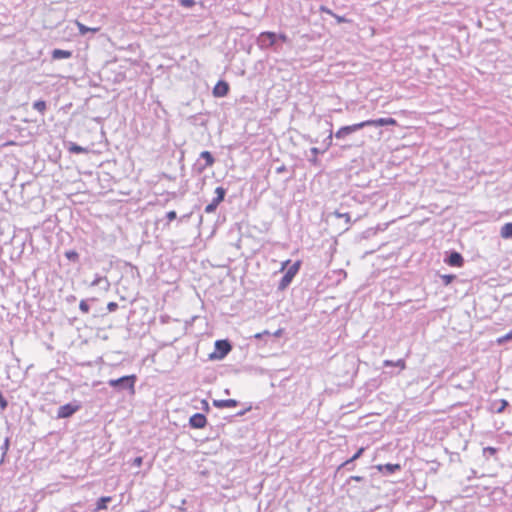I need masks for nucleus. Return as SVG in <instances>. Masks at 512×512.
<instances>
[{"label":"nucleus","instance_id":"nucleus-1","mask_svg":"<svg viewBox=\"0 0 512 512\" xmlns=\"http://www.w3.org/2000/svg\"><path fill=\"white\" fill-rule=\"evenodd\" d=\"M136 381V375L132 374L122 376L118 379H110L108 381V385L112 388L117 389L118 391L129 390L131 393H134V386Z\"/></svg>","mask_w":512,"mask_h":512},{"label":"nucleus","instance_id":"nucleus-2","mask_svg":"<svg viewBox=\"0 0 512 512\" xmlns=\"http://www.w3.org/2000/svg\"><path fill=\"white\" fill-rule=\"evenodd\" d=\"M256 43L261 49L273 48L275 51L280 49L279 44H277V33L275 32H262L257 37Z\"/></svg>","mask_w":512,"mask_h":512},{"label":"nucleus","instance_id":"nucleus-3","mask_svg":"<svg viewBox=\"0 0 512 512\" xmlns=\"http://www.w3.org/2000/svg\"><path fill=\"white\" fill-rule=\"evenodd\" d=\"M232 350V345L229 340L221 339L215 342V350L209 355L211 360H222Z\"/></svg>","mask_w":512,"mask_h":512},{"label":"nucleus","instance_id":"nucleus-4","mask_svg":"<svg viewBox=\"0 0 512 512\" xmlns=\"http://www.w3.org/2000/svg\"><path fill=\"white\" fill-rule=\"evenodd\" d=\"M299 267H300V263L295 262L293 265H291L288 268V270L285 272V274L282 276V278L279 282V285H278L279 290H285L290 285L293 278L297 274Z\"/></svg>","mask_w":512,"mask_h":512},{"label":"nucleus","instance_id":"nucleus-5","mask_svg":"<svg viewBox=\"0 0 512 512\" xmlns=\"http://www.w3.org/2000/svg\"><path fill=\"white\" fill-rule=\"evenodd\" d=\"M80 408H81V405L77 401L62 405L58 408L57 418L58 419L69 418L73 414H75L77 411H79Z\"/></svg>","mask_w":512,"mask_h":512},{"label":"nucleus","instance_id":"nucleus-6","mask_svg":"<svg viewBox=\"0 0 512 512\" xmlns=\"http://www.w3.org/2000/svg\"><path fill=\"white\" fill-rule=\"evenodd\" d=\"M216 197L205 207L206 213H213L216 211L218 205L224 200L226 189L219 186L215 189Z\"/></svg>","mask_w":512,"mask_h":512},{"label":"nucleus","instance_id":"nucleus-7","mask_svg":"<svg viewBox=\"0 0 512 512\" xmlns=\"http://www.w3.org/2000/svg\"><path fill=\"white\" fill-rule=\"evenodd\" d=\"M362 128H363V124H361V123L343 126L335 133L334 136H335L336 140H343L347 136L351 135L354 132L361 130Z\"/></svg>","mask_w":512,"mask_h":512},{"label":"nucleus","instance_id":"nucleus-8","mask_svg":"<svg viewBox=\"0 0 512 512\" xmlns=\"http://www.w3.org/2000/svg\"><path fill=\"white\" fill-rule=\"evenodd\" d=\"M444 262L452 267H462L464 258L459 252L452 250L445 257Z\"/></svg>","mask_w":512,"mask_h":512},{"label":"nucleus","instance_id":"nucleus-9","mask_svg":"<svg viewBox=\"0 0 512 512\" xmlns=\"http://www.w3.org/2000/svg\"><path fill=\"white\" fill-rule=\"evenodd\" d=\"M360 123L363 124V128L368 127V126L383 127V126L395 125L396 120L389 117V118H378V119L366 120V121H363Z\"/></svg>","mask_w":512,"mask_h":512},{"label":"nucleus","instance_id":"nucleus-10","mask_svg":"<svg viewBox=\"0 0 512 512\" xmlns=\"http://www.w3.org/2000/svg\"><path fill=\"white\" fill-rule=\"evenodd\" d=\"M326 215L325 222L330 225L335 220H341L344 219V223L348 224L350 221V217L347 213H340L337 210L333 212H322V217Z\"/></svg>","mask_w":512,"mask_h":512},{"label":"nucleus","instance_id":"nucleus-11","mask_svg":"<svg viewBox=\"0 0 512 512\" xmlns=\"http://www.w3.org/2000/svg\"><path fill=\"white\" fill-rule=\"evenodd\" d=\"M207 424V418L202 413H195L189 419V425L194 429H202Z\"/></svg>","mask_w":512,"mask_h":512},{"label":"nucleus","instance_id":"nucleus-12","mask_svg":"<svg viewBox=\"0 0 512 512\" xmlns=\"http://www.w3.org/2000/svg\"><path fill=\"white\" fill-rule=\"evenodd\" d=\"M229 92V84L224 80H219L213 88L215 97H225Z\"/></svg>","mask_w":512,"mask_h":512},{"label":"nucleus","instance_id":"nucleus-13","mask_svg":"<svg viewBox=\"0 0 512 512\" xmlns=\"http://www.w3.org/2000/svg\"><path fill=\"white\" fill-rule=\"evenodd\" d=\"M200 158L204 159L205 164H203V165L197 164V169H198L199 172L204 171L207 167L212 166L214 164V162H215V159H214L212 153L209 152V151L201 152Z\"/></svg>","mask_w":512,"mask_h":512},{"label":"nucleus","instance_id":"nucleus-14","mask_svg":"<svg viewBox=\"0 0 512 512\" xmlns=\"http://www.w3.org/2000/svg\"><path fill=\"white\" fill-rule=\"evenodd\" d=\"M363 451H364V448L358 449V451L350 459H348V460L342 462L340 465H338L336 474L340 473V471L342 469L350 470L353 462L362 455Z\"/></svg>","mask_w":512,"mask_h":512},{"label":"nucleus","instance_id":"nucleus-15","mask_svg":"<svg viewBox=\"0 0 512 512\" xmlns=\"http://www.w3.org/2000/svg\"><path fill=\"white\" fill-rule=\"evenodd\" d=\"M238 404L239 402L235 399L213 400V406L220 409L236 407Z\"/></svg>","mask_w":512,"mask_h":512},{"label":"nucleus","instance_id":"nucleus-16","mask_svg":"<svg viewBox=\"0 0 512 512\" xmlns=\"http://www.w3.org/2000/svg\"><path fill=\"white\" fill-rule=\"evenodd\" d=\"M378 469H379V471H381L384 474L391 475V474L395 473L396 471H399L401 469V466H400V464L387 463L384 465H379Z\"/></svg>","mask_w":512,"mask_h":512},{"label":"nucleus","instance_id":"nucleus-17","mask_svg":"<svg viewBox=\"0 0 512 512\" xmlns=\"http://www.w3.org/2000/svg\"><path fill=\"white\" fill-rule=\"evenodd\" d=\"M71 56H72V52L69 50L54 49L52 51V59L53 60L68 59Z\"/></svg>","mask_w":512,"mask_h":512},{"label":"nucleus","instance_id":"nucleus-18","mask_svg":"<svg viewBox=\"0 0 512 512\" xmlns=\"http://www.w3.org/2000/svg\"><path fill=\"white\" fill-rule=\"evenodd\" d=\"M500 236L504 239H512V222L505 223L501 227Z\"/></svg>","mask_w":512,"mask_h":512},{"label":"nucleus","instance_id":"nucleus-19","mask_svg":"<svg viewBox=\"0 0 512 512\" xmlns=\"http://www.w3.org/2000/svg\"><path fill=\"white\" fill-rule=\"evenodd\" d=\"M68 151L73 154L88 153V148L82 147L74 142H69Z\"/></svg>","mask_w":512,"mask_h":512},{"label":"nucleus","instance_id":"nucleus-20","mask_svg":"<svg viewBox=\"0 0 512 512\" xmlns=\"http://www.w3.org/2000/svg\"><path fill=\"white\" fill-rule=\"evenodd\" d=\"M112 498L110 496L100 497L96 503V510H103L107 508V504L111 502Z\"/></svg>","mask_w":512,"mask_h":512},{"label":"nucleus","instance_id":"nucleus-21","mask_svg":"<svg viewBox=\"0 0 512 512\" xmlns=\"http://www.w3.org/2000/svg\"><path fill=\"white\" fill-rule=\"evenodd\" d=\"M9 447H10V438L6 437L4 439V443L0 447V449L2 451V456H1V459H0V465L4 462V459H5V456H6L7 452H8V450H9Z\"/></svg>","mask_w":512,"mask_h":512},{"label":"nucleus","instance_id":"nucleus-22","mask_svg":"<svg viewBox=\"0 0 512 512\" xmlns=\"http://www.w3.org/2000/svg\"><path fill=\"white\" fill-rule=\"evenodd\" d=\"M33 108L35 110H37L39 113H41L42 115H44V113L47 109V104L44 100H37L33 103Z\"/></svg>","mask_w":512,"mask_h":512},{"label":"nucleus","instance_id":"nucleus-23","mask_svg":"<svg viewBox=\"0 0 512 512\" xmlns=\"http://www.w3.org/2000/svg\"><path fill=\"white\" fill-rule=\"evenodd\" d=\"M509 405L508 401L502 399L493 405V409L496 413H502L505 408Z\"/></svg>","mask_w":512,"mask_h":512},{"label":"nucleus","instance_id":"nucleus-24","mask_svg":"<svg viewBox=\"0 0 512 512\" xmlns=\"http://www.w3.org/2000/svg\"><path fill=\"white\" fill-rule=\"evenodd\" d=\"M103 282L106 284L105 289H108L109 282L106 277H102V276H96V278L91 282V286L92 287L100 286L101 283H103Z\"/></svg>","mask_w":512,"mask_h":512},{"label":"nucleus","instance_id":"nucleus-25","mask_svg":"<svg viewBox=\"0 0 512 512\" xmlns=\"http://www.w3.org/2000/svg\"><path fill=\"white\" fill-rule=\"evenodd\" d=\"M77 25H78V28H79V32L82 35H85L87 32L95 33V32H97L99 30V28H89V27H87L84 24L79 23V22L77 23Z\"/></svg>","mask_w":512,"mask_h":512},{"label":"nucleus","instance_id":"nucleus-26","mask_svg":"<svg viewBox=\"0 0 512 512\" xmlns=\"http://www.w3.org/2000/svg\"><path fill=\"white\" fill-rule=\"evenodd\" d=\"M65 257L72 262H77L79 260V254L75 250L66 251Z\"/></svg>","mask_w":512,"mask_h":512},{"label":"nucleus","instance_id":"nucleus-27","mask_svg":"<svg viewBox=\"0 0 512 512\" xmlns=\"http://www.w3.org/2000/svg\"><path fill=\"white\" fill-rule=\"evenodd\" d=\"M510 341H512V329L508 333H506L505 335H503L497 339V343L499 345H502V344L510 342Z\"/></svg>","mask_w":512,"mask_h":512},{"label":"nucleus","instance_id":"nucleus-28","mask_svg":"<svg viewBox=\"0 0 512 512\" xmlns=\"http://www.w3.org/2000/svg\"><path fill=\"white\" fill-rule=\"evenodd\" d=\"M322 13H327V14L335 17L337 23H342V22L347 21V19L345 17L334 15L330 9H327L324 6H322Z\"/></svg>","mask_w":512,"mask_h":512},{"label":"nucleus","instance_id":"nucleus-29","mask_svg":"<svg viewBox=\"0 0 512 512\" xmlns=\"http://www.w3.org/2000/svg\"><path fill=\"white\" fill-rule=\"evenodd\" d=\"M497 448L494 447H484L483 448V456L489 458L490 456H494L497 453Z\"/></svg>","mask_w":512,"mask_h":512},{"label":"nucleus","instance_id":"nucleus-30","mask_svg":"<svg viewBox=\"0 0 512 512\" xmlns=\"http://www.w3.org/2000/svg\"><path fill=\"white\" fill-rule=\"evenodd\" d=\"M440 278L442 279L444 285H449L455 280L456 276L453 274H444L441 275Z\"/></svg>","mask_w":512,"mask_h":512},{"label":"nucleus","instance_id":"nucleus-31","mask_svg":"<svg viewBox=\"0 0 512 512\" xmlns=\"http://www.w3.org/2000/svg\"><path fill=\"white\" fill-rule=\"evenodd\" d=\"M323 143L325 144V149H322V154L324 153V151L326 149H328L332 143H333V132L332 130L330 129L329 130V135L326 137V139L323 141Z\"/></svg>","mask_w":512,"mask_h":512},{"label":"nucleus","instance_id":"nucleus-32","mask_svg":"<svg viewBox=\"0 0 512 512\" xmlns=\"http://www.w3.org/2000/svg\"><path fill=\"white\" fill-rule=\"evenodd\" d=\"M79 309L81 310V312L86 314L90 311V306L86 300H81L79 304Z\"/></svg>","mask_w":512,"mask_h":512},{"label":"nucleus","instance_id":"nucleus-33","mask_svg":"<svg viewBox=\"0 0 512 512\" xmlns=\"http://www.w3.org/2000/svg\"><path fill=\"white\" fill-rule=\"evenodd\" d=\"M311 156L309 157V160L312 161L314 164L317 162V154L319 153V149L317 147H313L310 149Z\"/></svg>","mask_w":512,"mask_h":512},{"label":"nucleus","instance_id":"nucleus-34","mask_svg":"<svg viewBox=\"0 0 512 512\" xmlns=\"http://www.w3.org/2000/svg\"><path fill=\"white\" fill-rule=\"evenodd\" d=\"M178 3L185 8H191L196 4L194 0H178Z\"/></svg>","mask_w":512,"mask_h":512},{"label":"nucleus","instance_id":"nucleus-35","mask_svg":"<svg viewBox=\"0 0 512 512\" xmlns=\"http://www.w3.org/2000/svg\"><path fill=\"white\" fill-rule=\"evenodd\" d=\"M166 218L168 219V222H171L177 218V213L175 211H169L166 214Z\"/></svg>","mask_w":512,"mask_h":512},{"label":"nucleus","instance_id":"nucleus-36","mask_svg":"<svg viewBox=\"0 0 512 512\" xmlns=\"http://www.w3.org/2000/svg\"><path fill=\"white\" fill-rule=\"evenodd\" d=\"M117 308L118 304L116 302H109L107 305V309L109 310V312H114L117 310Z\"/></svg>","mask_w":512,"mask_h":512},{"label":"nucleus","instance_id":"nucleus-37","mask_svg":"<svg viewBox=\"0 0 512 512\" xmlns=\"http://www.w3.org/2000/svg\"><path fill=\"white\" fill-rule=\"evenodd\" d=\"M278 41H281V42L286 43V42H288V41H289V39H288V37H287V35H286V34L279 33V34H277V42H278Z\"/></svg>","mask_w":512,"mask_h":512},{"label":"nucleus","instance_id":"nucleus-38","mask_svg":"<svg viewBox=\"0 0 512 512\" xmlns=\"http://www.w3.org/2000/svg\"><path fill=\"white\" fill-rule=\"evenodd\" d=\"M394 365L400 367V369H404L405 368V361L402 360V359H399L398 361H396L394 363Z\"/></svg>","mask_w":512,"mask_h":512},{"label":"nucleus","instance_id":"nucleus-39","mask_svg":"<svg viewBox=\"0 0 512 512\" xmlns=\"http://www.w3.org/2000/svg\"><path fill=\"white\" fill-rule=\"evenodd\" d=\"M202 405H203V406H202V409H203L204 411L208 412V411L210 410L209 404H208V402H207L206 400H203V401H202Z\"/></svg>","mask_w":512,"mask_h":512},{"label":"nucleus","instance_id":"nucleus-40","mask_svg":"<svg viewBox=\"0 0 512 512\" xmlns=\"http://www.w3.org/2000/svg\"><path fill=\"white\" fill-rule=\"evenodd\" d=\"M355 480V481H363L364 477L361 476H351L348 481Z\"/></svg>","mask_w":512,"mask_h":512},{"label":"nucleus","instance_id":"nucleus-41","mask_svg":"<svg viewBox=\"0 0 512 512\" xmlns=\"http://www.w3.org/2000/svg\"><path fill=\"white\" fill-rule=\"evenodd\" d=\"M250 409H251V407H248L247 409H244V410H242V411H239V412L236 414V416H244V415L247 413V411H249Z\"/></svg>","mask_w":512,"mask_h":512},{"label":"nucleus","instance_id":"nucleus-42","mask_svg":"<svg viewBox=\"0 0 512 512\" xmlns=\"http://www.w3.org/2000/svg\"><path fill=\"white\" fill-rule=\"evenodd\" d=\"M67 302L72 303L76 300V297L74 295H70L66 298Z\"/></svg>","mask_w":512,"mask_h":512},{"label":"nucleus","instance_id":"nucleus-43","mask_svg":"<svg viewBox=\"0 0 512 512\" xmlns=\"http://www.w3.org/2000/svg\"><path fill=\"white\" fill-rule=\"evenodd\" d=\"M142 463V458L141 457H137L135 458L134 460V464L137 465V466H140Z\"/></svg>","mask_w":512,"mask_h":512},{"label":"nucleus","instance_id":"nucleus-44","mask_svg":"<svg viewBox=\"0 0 512 512\" xmlns=\"http://www.w3.org/2000/svg\"><path fill=\"white\" fill-rule=\"evenodd\" d=\"M285 170H286L285 166H284V165H282V166H280V167H278V168L276 169V172H277V173H282V172H284Z\"/></svg>","mask_w":512,"mask_h":512},{"label":"nucleus","instance_id":"nucleus-45","mask_svg":"<svg viewBox=\"0 0 512 512\" xmlns=\"http://www.w3.org/2000/svg\"><path fill=\"white\" fill-rule=\"evenodd\" d=\"M392 365H394L393 361H391V360H385L384 361V366H392Z\"/></svg>","mask_w":512,"mask_h":512},{"label":"nucleus","instance_id":"nucleus-46","mask_svg":"<svg viewBox=\"0 0 512 512\" xmlns=\"http://www.w3.org/2000/svg\"><path fill=\"white\" fill-rule=\"evenodd\" d=\"M337 273L338 276H342V275H345V272L343 270H338V271H335Z\"/></svg>","mask_w":512,"mask_h":512},{"label":"nucleus","instance_id":"nucleus-47","mask_svg":"<svg viewBox=\"0 0 512 512\" xmlns=\"http://www.w3.org/2000/svg\"><path fill=\"white\" fill-rule=\"evenodd\" d=\"M339 361V358L337 357H333L330 361V363H334V362H338Z\"/></svg>","mask_w":512,"mask_h":512},{"label":"nucleus","instance_id":"nucleus-48","mask_svg":"<svg viewBox=\"0 0 512 512\" xmlns=\"http://www.w3.org/2000/svg\"><path fill=\"white\" fill-rule=\"evenodd\" d=\"M255 337H256V338H260V337H261V334H259V333H258V334H256V335H255Z\"/></svg>","mask_w":512,"mask_h":512},{"label":"nucleus","instance_id":"nucleus-49","mask_svg":"<svg viewBox=\"0 0 512 512\" xmlns=\"http://www.w3.org/2000/svg\"><path fill=\"white\" fill-rule=\"evenodd\" d=\"M225 394H230L229 389H226V390H225Z\"/></svg>","mask_w":512,"mask_h":512}]
</instances>
